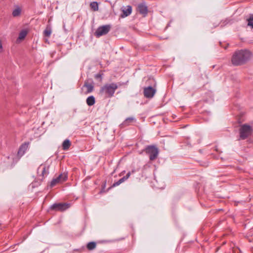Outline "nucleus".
<instances>
[{"instance_id": "obj_14", "label": "nucleus", "mask_w": 253, "mask_h": 253, "mask_svg": "<svg viewBox=\"0 0 253 253\" xmlns=\"http://www.w3.org/2000/svg\"><path fill=\"white\" fill-rule=\"evenodd\" d=\"M57 177L60 181V182L61 183V182H63L66 181L67 179L68 175H67V173L64 172V173H61Z\"/></svg>"}, {"instance_id": "obj_29", "label": "nucleus", "mask_w": 253, "mask_h": 253, "mask_svg": "<svg viewBox=\"0 0 253 253\" xmlns=\"http://www.w3.org/2000/svg\"><path fill=\"white\" fill-rule=\"evenodd\" d=\"M2 47V44L1 42H0V49H1Z\"/></svg>"}, {"instance_id": "obj_16", "label": "nucleus", "mask_w": 253, "mask_h": 253, "mask_svg": "<svg viewBox=\"0 0 253 253\" xmlns=\"http://www.w3.org/2000/svg\"><path fill=\"white\" fill-rule=\"evenodd\" d=\"M21 13V9L17 6L15 9H14L12 11V16L13 17H17L19 16Z\"/></svg>"}, {"instance_id": "obj_17", "label": "nucleus", "mask_w": 253, "mask_h": 253, "mask_svg": "<svg viewBox=\"0 0 253 253\" xmlns=\"http://www.w3.org/2000/svg\"><path fill=\"white\" fill-rule=\"evenodd\" d=\"M135 121V119L134 117H129L126 118L123 124L125 125H129L130 123Z\"/></svg>"}, {"instance_id": "obj_24", "label": "nucleus", "mask_w": 253, "mask_h": 253, "mask_svg": "<svg viewBox=\"0 0 253 253\" xmlns=\"http://www.w3.org/2000/svg\"><path fill=\"white\" fill-rule=\"evenodd\" d=\"M59 183H60V182L57 177H56L55 178H53L50 182V186L51 187H52L54 186H55L56 184Z\"/></svg>"}, {"instance_id": "obj_22", "label": "nucleus", "mask_w": 253, "mask_h": 253, "mask_svg": "<svg viewBox=\"0 0 253 253\" xmlns=\"http://www.w3.org/2000/svg\"><path fill=\"white\" fill-rule=\"evenodd\" d=\"M248 26H250L253 28V14L250 15V17L247 19Z\"/></svg>"}, {"instance_id": "obj_26", "label": "nucleus", "mask_w": 253, "mask_h": 253, "mask_svg": "<svg viewBox=\"0 0 253 253\" xmlns=\"http://www.w3.org/2000/svg\"><path fill=\"white\" fill-rule=\"evenodd\" d=\"M134 172H135L134 170H132L131 171V172L129 171L128 172H127V173L126 174V176H124V177L125 178H126V180H127L129 178V177L130 176L131 173H134Z\"/></svg>"}, {"instance_id": "obj_19", "label": "nucleus", "mask_w": 253, "mask_h": 253, "mask_svg": "<svg viewBox=\"0 0 253 253\" xmlns=\"http://www.w3.org/2000/svg\"><path fill=\"white\" fill-rule=\"evenodd\" d=\"M91 9L93 11H97L98 9V5L97 2L93 1L90 4Z\"/></svg>"}, {"instance_id": "obj_12", "label": "nucleus", "mask_w": 253, "mask_h": 253, "mask_svg": "<svg viewBox=\"0 0 253 253\" xmlns=\"http://www.w3.org/2000/svg\"><path fill=\"white\" fill-rule=\"evenodd\" d=\"M83 87L86 88V93H90L93 91L94 86L92 84L88 83L87 82H85Z\"/></svg>"}, {"instance_id": "obj_28", "label": "nucleus", "mask_w": 253, "mask_h": 253, "mask_svg": "<svg viewBox=\"0 0 253 253\" xmlns=\"http://www.w3.org/2000/svg\"><path fill=\"white\" fill-rule=\"evenodd\" d=\"M204 167H207L209 165L208 162H205L203 164H201Z\"/></svg>"}, {"instance_id": "obj_5", "label": "nucleus", "mask_w": 253, "mask_h": 253, "mask_svg": "<svg viewBox=\"0 0 253 253\" xmlns=\"http://www.w3.org/2000/svg\"><path fill=\"white\" fill-rule=\"evenodd\" d=\"M110 25H105L99 27L95 32L96 37L106 35L111 30Z\"/></svg>"}, {"instance_id": "obj_6", "label": "nucleus", "mask_w": 253, "mask_h": 253, "mask_svg": "<svg viewBox=\"0 0 253 253\" xmlns=\"http://www.w3.org/2000/svg\"><path fill=\"white\" fill-rule=\"evenodd\" d=\"M70 207V204L64 203H54L50 206V209L56 211H63Z\"/></svg>"}, {"instance_id": "obj_4", "label": "nucleus", "mask_w": 253, "mask_h": 253, "mask_svg": "<svg viewBox=\"0 0 253 253\" xmlns=\"http://www.w3.org/2000/svg\"><path fill=\"white\" fill-rule=\"evenodd\" d=\"M252 132L251 127L247 125H244L240 128V139H246Z\"/></svg>"}, {"instance_id": "obj_27", "label": "nucleus", "mask_w": 253, "mask_h": 253, "mask_svg": "<svg viewBox=\"0 0 253 253\" xmlns=\"http://www.w3.org/2000/svg\"><path fill=\"white\" fill-rule=\"evenodd\" d=\"M95 78L96 79H101V75L100 74H97L95 75Z\"/></svg>"}, {"instance_id": "obj_15", "label": "nucleus", "mask_w": 253, "mask_h": 253, "mask_svg": "<svg viewBox=\"0 0 253 253\" xmlns=\"http://www.w3.org/2000/svg\"><path fill=\"white\" fill-rule=\"evenodd\" d=\"M71 145V142L69 139L65 140L62 143V148L64 150H68Z\"/></svg>"}, {"instance_id": "obj_18", "label": "nucleus", "mask_w": 253, "mask_h": 253, "mask_svg": "<svg viewBox=\"0 0 253 253\" xmlns=\"http://www.w3.org/2000/svg\"><path fill=\"white\" fill-rule=\"evenodd\" d=\"M27 34V31H26L25 30H22L19 33L18 39L19 40L24 39L25 38V37L26 36Z\"/></svg>"}, {"instance_id": "obj_7", "label": "nucleus", "mask_w": 253, "mask_h": 253, "mask_svg": "<svg viewBox=\"0 0 253 253\" xmlns=\"http://www.w3.org/2000/svg\"><path fill=\"white\" fill-rule=\"evenodd\" d=\"M156 90L152 86H148L144 88V95L146 98H151L156 93Z\"/></svg>"}, {"instance_id": "obj_2", "label": "nucleus", "mask_w": 253, "mask_h": 253, "mask_svg": "<svg viewBox=\"0 0 253 253\" xmlns=\"http://www.w3.org/2000/svg\"><path fill=\"white\" fill-rule=\"evenodd\" d=\"M118 88V85L116 83L107 84L103 85L100 90L101 93H104L108 97L113 96L115 90Z\"/></svg>"}, {"instance_id": "obj_11", "label": "nucleus", "mask_w": 253, "mask_h": 253, "mask_svg": "<svg viewBox=\"0 0 253 253\" xmlns=\"http://www.w3.org/2000/svg\"><path fill=\"white\" fill-rule=\"evenodd\" d=\"M48 167H46L44 166H41L38 169V173L40 175H41L42 176H46L48 173Z\"/></svg>"}, {"instance_id": "obj_3", "label": "nucleus", "mask_w": 253, "mask_h": 253, "mask_svg": "<svg viewBox=\"0 0 253 253\" xmlns=\"http://www.w3.org/2000/svg\"><path fill=\"white\" fill-rule=\"evenodd\" d=\"M145 152L149 155L151 161L156 159L159 154L158 149L153 145L148 146L145 149Z\"/></svg>"}, {"instance_id": "obj_23", "label": "nucleus", "mask_w": 253, "mask_h": 253, "mask_svg": "<svg viewBox=\"0 0 253 253\" xmlns=\"http://www.w3.org/2000/svg\"><path fill=\"white\" fill-rule=\"evenodd\" d=\"M126 180V178H125L123 177L122 178H121L120 179H119L118 181H117V182H114L113 183L112 186L113 187L117 186L119 185L120 184H121L122 183L124 182Z\"/></svg>"}, {"instance_id": "obj_20", "label": "nucleus", "mask_w": 253, "mask_h": 253, "mask_svg": "<svg viewBox=\"0 0 253 253\" xmlns=\"http://www.w3.org/2000/svg\"><path fill=\"white\" fill-rule=\"evenodd\" d=\"M96 246V243L94 242H91L87 244V248L89 250H92L95 248Z\"/></svg>"}, {"instance_id": "obj_30", "label": "nucleus", "mask_w": 253, "mask_h": 253, "mask_svg": "<svg viewBox=\"0 0 253 253\" xmlns=\"http://www.w3.org/2000/svg\"><path fill=\"white\" fill-rule=\"evenodd\" d=\"M77 109H74L73 110V112H74V113H76V112H77Z\"/></svg>"}, {"instance_id": "obj_8", "label": "nucleus", "mask_w": 253, "mask_h": 253, "mask_svg": "<svg viewBox=\"0 0 253 253\" xmlns=\"http://www.w3.org/2000/svg\"><path fill=\"white\" fill-rule=\"evenodd\" d=\"M28 146L29 143L25 142L20 146L17 152V157H18V160L24 155L28 148Z\"/></svg>"}, {"instance_id": "obj_1", "label": "nucleus", "mask_w": 253, "mask_h": 253, "mask_svg": "<svg viewBox=\"0 0 253 253\" xmlns=\"http://www.w3.org/2000/svg\"><path fill=\"white\" fill-rule=\"evenodd\" d=\"M251 52L247 49L236 51L232 57V63L235 66H239L245 63L251 57Z\"/></svg>"}, {"instance_id": "obj_10", "label": "nucleus", "mask_w": 253, "mask_h": 253, "mask_svg": "<svg viewBox=\"0 0 253 253\" xmlns=\"http://www.w3.org/2000/svg\"><path fill=\"white\" fill-rule=\"evenodd\" d=\"M137 11L144 16H145L148 12L147 7L144 3L139 4L137 6Z\"/></svg>"}, {"instance_id": "obj_13", "label": "nucleus", "mask_w": 253, "mask_h": 253, "mask_svg": "<svg viewBox=\"0 0 253 253\" xmlns=\"http://www.w3.org/2000/svg\"><path fill=\"white\" fill-rule=\"evenodd\" d=\"M86 104L90 106L94 105L95 103V99L93 96L91 95L88 97L86 100Z\"/></svg>"}, {"instance_id": "obj_25", "label": "nucleus", "mask_w": 253, "mask_h": 253, "mask_svg": "<svg viewBox=\"0 0 253 253\" xmlns=\"http://www.w3.org/2000/svg\"><path fill=\"white\" fill-rule=\"evenodd\" d=\"M230 22V20L229 19H226L224 21H222L221 22V27H223V26H224L225 25H226V24H227L228 23H229Z\"/></svg>"}, {"instance_id": "obj_21", "label": "nucleus", "mask_w": 253, "mask_h": 253, "mask_svg": "<svg viewBox=\"0 0 253 253\" xmlns=\"http://www.w3.org/2000/svg\"><path fill=\"white\" fill-rule=\"evenodd\" d=\"M51 34V29L50 27H47L43 31L44 36L45 37H50Z\"/></svg>"}, {"instance_id": "obj_9", "label": "nucleus", "mask_w": 253, "mask_h": 253, "mask_svg": "<svg viewBox=\"0 0 253 253\" xmlns=\"http://www.w3.org/2000/svg\"><path fill=\"white\" fill-rule=\"evenodd\" d=\"M123 14L121 15V17L125 18L129 15L132 12V7L130 5H127L122 8Z\"/></svg>"}]
</instances>
